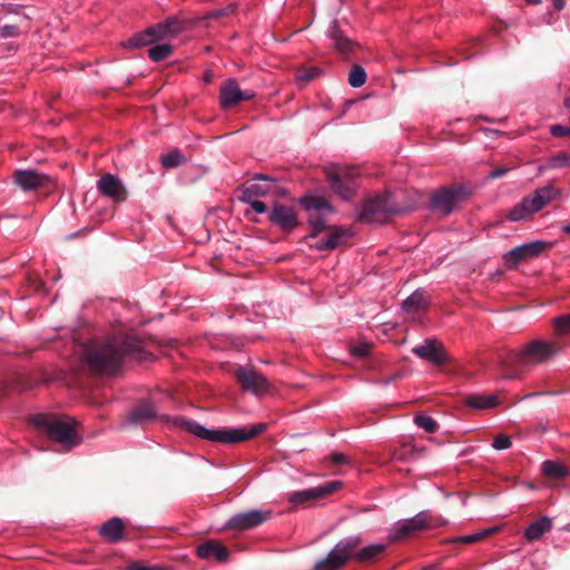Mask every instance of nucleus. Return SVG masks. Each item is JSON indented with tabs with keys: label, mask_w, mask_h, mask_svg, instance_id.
<instances>
[{
	"label": "nucleus",
	"mask_w": 570,
	"mask_h": 570,
	"mask_svg": "<svg viewBox=\"0 0 570 570\" xmlns=\"http://www.w3.org/2000/svg\"><path fill=\"white\" fill-rule=\"evenodd\" d=\"M140 352L141 341L135 334L117 333L85 345L81 360L94 373L114 374L126 357L138 356Z\"/></svg>",
	"instance_id": "1"
},
{
	"label": "nucleus",
	"mask_w": 570,
	"mask_h": 570,
	"mask_svg": "<svg viewBox=\"0 0 570 570\" xmlns=\"http://www.w3.org/2000/svg\"><path fill=\"white\" fill-rule=\"evenodd\" d=\"M174 423L175 425L184 429L185 431L197 436L198 439L212 442H219L224 444H234L237 442L249 440L261 434L266 429V424L258 423L250 426L249 429L237 428L212 430L205 428L204 425L196 421L188 420L185 417H176Z\"/></svg>",
	"instance_id": "2"
},
{
	"label": "nucleus",
	"mask_w": 570,
	"mask_h": 570,
	"mask_svg": "<svg viewBox=\"0 0 570 570\" xmlns=\"http://www.w3.org/2000/svg\"><path fill=\"white\" fill-rule=\"evenodd\" d=\"M174 423L175 425L184 429L185 431L197 436L198 439L212 442H219L224 444H234L237 442L249 440L261 434L266 429V424L258 423L250 426L249 429L237 428L212 430L205 428L204 425L196 421L188 420L185 417H176Z\"/></svg>",
	"instance_id": "3"
},
{
	"label": "nucleus",
	"mask_w": 570,
	"mask_h": 570,
	"mask_svg": "<svg viewBox=\"0 0 570 570\" xmlns=\"http://www.w3.org/2000/svg\"><path fill=\"white\" fill-rule=\"evenodd\" d=\"M31 423L55 442L66 449L79 444L80 439L75 430V421L69 416L40 413L31 417Z\"/></svg>",
	"instance_id": "4"
},
{
	"label": "nucleus",
	"mask_w": 570,
	"mask_h": 570,
	"mask_svg": "<svg viewBox=\"0 0 570 570\" xmlns=\"http://www.w3.org/2000/svg\"><path fill=\"white\" fill-rule=\"evenodd\" d=\"M562 350V344L557 341H542L533 340L523 345L518 354L515 361L520 366H534L542 364L557 355Z\"/></svg>",
	"instance_id": "5"
},
{
	"label": "nucleus",
	"mask_w": 570,
	"mask_h": 570,
	"mask_svg": "<svg viewBox=\"0 0 570 570\" xmlns=\"http://www.w3.org/2000/svg\"><path fill=\"white\" fill-rule=\"evenodd\" d=\"M299 203L308 213V223L312 226V233L307 235L305 239L309 243L327 227V217L334 212V208L324 197L314 195H307L301 198Z\"/></svg>",
	"instance_id": "6"
},
{
	"label": "nucleus",
	"mask_w": 570,
	"mask_h": 570,
	"mask_svg": "<svg viewBox=\"0 0 570 570\" xmlns=\"http://www.w3.org/2000/svg\"><path fill=\"white\" fill-rule=\"evenodd\" d=\"M557 195L558 190L551 185L538 188L529 197L523 198L509 212L508 218L511 222H520L541 210L548 203L553 200Z\"/></svg>",
	"instance_id": "7"
},
{
	"label": "nucleus",
	"mask_w": 570,
	"mask_h": 570,
	"mask_svg": "<svg viewBox=\"0 0 570 570\" xmlns=\"http://www.w3.org/2000/svg\"><path fill=\"white\" fill-rule=\"evenodd\" d=\"M360 173L356 167L334 166L326 170V177L331 189L343 200H351L357 189V177Z\"/></svg>",
	"instance_id": "8"
},
{
	"label": "nucleus",
	"mask_w": 570,
	"mask_h": 570,
	"mask_svg": "<svg viewBox=\"0 0 570 570\" xmlns=\"http://www.w3.org/2000/svg\"><path fill=\"white\" fill-rule=\"evenodd\" d=\"M361 538L358 535L347 537L338 541L328 554L318 560L315 570H337L353 558L354 550L360 546Z\"/></svg>",
	"instance_id": "9"
},
{
	"label": "nucleus",
	"mask_w": 570,
	"mask_h": 570,
	"mask_svg": "<svg viewBox=\"0 0 570 570\" xmlns=\"http://www.w3.org/2000/svg\"><path fill=\"white\" fill-rule=\"evenodd\" d=\"M444 523L445 521L436 520L429 511H421L411 519L396 522L389 532V539L391 541L404 540L417 531Z\"/></svg>",
	"instance_id": "10"
},
{
	"label": "nucleus",
	"mask_w": 570,
	"mask_h": 570,
	"mask_svg": "<svg viewBox=\"0 0 570 570\" xmlns=\"http://www.w3.org/2000/svg\"><path fill=\"white\" fill-rule=\"evenodd\" d=\"M401 210V207L391 203L390 194H383L367 198L361 208L360 216L366 223H385L391 215Z\"/></svg>",
	"instance_id": "11"
},
{
	"label": "nucleus",
	"mask_w": 570,
	"mask_h": 570,
	"mask_svg": "<svg viewBox=\"0 0 570 570\" xmlns=\"http://www.w3.org/2000/svg\"><path fill=\"white\" fill-rule=\"evenodd\" d=\"M466 196L468 191L462 186L443 188L432 196L431 207L443 215H449Z\"/></svg>",
	"instance_id": "12"
},
{
	"label": "nucleus",
	"mask_w": 570,
	"mask_h": 570,
	"mask_svg": "<svg viewBox=\"0 0 570 570\" xmlns=\"http://www.w3.org/2000/svg\"><path fill=\"white\" fill-rule=\"evenodd\" d=\"M269 510H249L234 514L225 524L226 529L244 531L258 527L269 520Z\"/></svg>",
	"instance_id": "13"
},
{
	"label": "nucleus",
	"mask_w": 570,
	"mask_h": 570,
	"mask_svg": "<svg viewBox=\"0 0 570 570\" xmlns=\"http://www.w3.org/2000/svg\"><path fill=\"white\" fill-rule=\"evenodd\" d=\"M235 376L243 390L255 395H263L269 390V383L266 377L252 368L239 367L235 372Z\"/></svg>",
	"instance_id": "14"
},
{
	"label": "nucleus",
	"mask_w": 570,
	"mask_h": 570,
	"mask_svg": "<svg viewBox=\"0 0 570 570\" xmlns=\"http://www.w3.org/2000/svg\"><path fill=\"white\" fill-rule=\"evenodd\" d=\"M342 483L340 481H331L315 488L295 491L288 494V501L298 505L307 501L325 498L326 495L337 491Z\"/></svg>",
	"instance_id": "15"
},
{
	"label": "nucleus",
	"mask_w": 570,
	"mask_h": 570,
	"mask_svg": "<svg viewBox=\"0 0 570 570\" xmlns=\"http://www.w3.org/2000/svg\"><path fill=\"white\" fill-rule=\"evenodd\" d=\"M255 96L253 90H242L235 79L225 81L219 91L220 105L223 108H229L240 101L250 100Z\"/></svg>",
	"instance_id": "16"
},
{
	"label": "nucleus",
	"mask_w": 570,
	"mask_h": 570,
	"mask_svg": "<svg viewBox=\"0 0 570 570\" xmlns=\"http://www.w3.org/2000/svg\"><path fill=\"white\" fill-rule=\"evenodd\" d=\"M99 193L116 203L125 202L127 189L122 181L115 175L106 174L97 181Z\"/></svg>",
	"instance_id": "17"
},
{
	"label": "nucleus",
	"mask_w": 570,
	"mask_h": 570,
	"mask_svg": "<svg viewBox=\"0 0 570 570\" xmlns=\"http://www.w3.org/2000/svg\"><path fill=\"white\" fill-rule=\"evenodd\" d=\"M546 246L547 243L540 240L517 246L504 255L505 263L515 266L522 261L539 256Z\"/></svg>",
	"instance_id": "18"
},
{
	"label": "nucleus",
	"mask_w": 570,
	"mask_h": 570,
	"mask_svg": "<svg viewBox=\"0 0 570 570\" xmlns=\"http://www.w3.org/2000/svg\"><path fill=\"white\" fill-rule=\"evenodd\" d=\"M268 219L283 230H292L297 226V215L293 207L275 204L268 213Z\"/></svg>",
	"instance_id": "19"
},
{
	"label": "nucleus",
	"mask_w": 570,
	"mask_h": 570,
	"mask_svg": "<svg viewBox=\"0 0 570 570\" xmlns=\"http://www.w3.org/2000/svg\"><path fill=\"white\" fill-rule=\"evenodd\" d=\"M276 180L264 175H256L254 181L242 189L240 202H252L253 198L264 197L272 191Z\"/></svg>",
	"instance_id": "20"
},
{
	"label": "nucleus",
	"mask_w": 570,
	"mask_h": 570,
	"mask_svg": "<svg viewBox=\"0 0 570 570\" xmlns=\"http://www.w3.org/2000/svg\"><path fill=\"white\" fill-rule=\"evenodd\" d=\"M327 37L332 40V46L335 50L345 58H347L356 47V43L346 36L336 20L331 22L327 29Z\"/></svg>",
	"instance_id": "21"
},
{
	"label": "nucleus",
	"mask_w": 570,
	"mask_h": 570,
	"mask_svg": "<svg viewBox=\"0 0 570 570\" xmlns=\"http://www.w3.org/2000/svg\"><path fill=\"white\" fill-rule=\"evenodd\" d=\"M412 352L420 358L434 364H442L446 361L442 345L435 340H426L422 345L415 346Z\"/></svg>",
	"instance_id": "22"
},
{
	"label": "nucleus",
	"mask_w": 570,
	"mask_h": 570,
	"mask_svg": "<svg viewBox=\"0 0 570 570\" xmlns=\"http://www.w3.org/2000/svg\"><path fill=\"white\" fill-rule=\"evenodd\" d=\"M197 556L203 559L207 560L210 558H215L220 562H225L228 560L230 552L227 548L222 546L216 540H207L197 548Z\"/></svg>",
	"instance_id": "23"
},
{
	"label": "nucleus",
	"mask_w": 570,
	"mask_h": 570,
	"mask_svg": "<svg viewBox=\"0 0 570 570\" xmlns=\"http://www.w3.org/2000/svg\"><path fill=\"white\" fill-rule=\"evenodd\" d=\"M158 40L178 36L184 30V23L176 17H169L165 21L153 26Z\"/></svg>",
	"instance_id": "24"
},
{
	"label": "nucleus",
	"mask_w": 570,
	"mask_h": 570,
	"mask_svg": "<svg viewBox=\"0 0 570 570\" xmlns=\"http://www.w3.org/2000/svg\"><path fill=\"white\" fill-rule=\"evenodd\" d=\"M99 533L109 543L119 542L124 537L122 520L117 517L109 519L100 527Z\"/></svg>",
	"instance_id": "25"
},
{
	"label": "nucleus",
	"mask_w": 570,
	"mask_h": 570,
	"mask_svg": "<svg viewBox=\"0 0 570 570\" xmlns=\"http://www.w3.org/2000/svg\"><path fill=\"white\" fill-rule=\"evenodd\" d=\"M157 416L154 405L149 402H141L130 410L127 420L131 424H142Z\"/></svg>",
	"instance_id": "26"
},
{
	"label": "nucleus",
	"mask_w": 570,
	"mask_h": 570,
	"mask_svg": "<svg viewBox=\"0 0 570 570\" xmlns=\"http://www.w3.org/2000/svg\"><path fill=\"white\" fill-rule=\"evenodd\" d=\"M29 28V19L27 16L16 12L11 22L3 23L0 27V36L2 38H13L21 33L22 29Z\"/></svg>",
	"instance_id": "27"
},
{
	"label": "nucleus",
	"mask_w": 570,
	"mask_h": 570,
	"mask_svg": "<svg viewBox=\"0 0 570 570\" xmlns=\"http://www.w3.org/2000/svg\"><path fill=\"white\" fill-rule=\"evenodd\" d=\"M46 177L35 170H18L14 175L16 184L23 190L36 189L43 184Z\"/></svg>",
	"instance_id": "28"
},
{
	"label": "nucleus",
	"mask_w": 570,
	"mask_h": 570,
	"mask_svg": "<svg viewBox=\"0 0 570 570\" xmlns=\"http://www.w3.org/2000/svg\"><path fill=\"white\" fill-rule=\"evenodd\" d=\"M465 405L478 411L494 409L499 405L495 394H470L465 397Z\"/></svg>",
	"instance_id": "29"
},
{
	"label": "nucleus",
	"mask_w": 570,
	"mask_h": 570,
	"mask_svg": "<svg viewBox=\"0 0 570 570\" xmlns=\"http://www.w3.org/2000/svg\"><path fill=\"white\" fill-rule=\"evenodd\" d=\"M551 528V519L548 517H541L529 524V527L524 530V537L529 541H535L539 540Z\"/></svg>",
	"instance_id": "30"
},
{
	"label": "nucleus",
	"mask_w": 570,
	"mask_h": 570,
	"mask_svg": "<svg viewBox=\"0 0 570 570\" xmlns=\"http://www.w3.org/2000/svg\"><path fill=\"white\" fill-rule=\"evenodd\" d=\"M344 236L345 233L342 229L336 228L325 238L315 242L312 240L308 244L311 247L320 252L332 250L341 244Z\"/></svg>",
	"instance_id": "31"
},
{
	"label": "nucleus",
	"mask_w": 570,
	"mask_h": 570,
	"mask_svg": "<svg viewBox=\"0 0 570 570\" xmlns=\"http://www.w3.org/2000/svg\"><path fill=\"white\" fill-rule=\"evenodd\" d=\"M158 40V37L155 32V29L153 26L148 27L146 30L136 33L132 36L127 42L126 47L128 48H141L147 47L153 43H156Z\"/></svg>",
	"instance_id": "32"
},
{
	"label": "nucleus",
	"mask_w": 570,
	"mask_h": 570,
	"mask_svg": "<svg viewBox=\"0 0 570 570\" xmlns=\"http://www.w3.org/2000/svg\"><path fill=\"white\" fill-rule=\"evenodd\" d=\"M425 293L422 289L414 291L403 303L402 308L407 313H416L425 308Z\"/></svg>",
	"instance_id": "33"
},
{
	"label": "nucleus",
	"mask_w": 570,
	"mask_h": 570,
	"mask_svg": "<svg viewBox=\"0 0 570 570\" xmlns=\"http://www.w3.org/2000/svg\"><path fill=\"white\" fill-rule=\"evenodd\" d=\"M541 471L547 478L553 480L563 479L569 474L568 469L563 464L551 460L543 461Z\"/></svg>",
	"instance_id": "34"
},
{
	"label": "nucleus",
	"mask_w": 570,
	"mask_h": 570,
	"mask_svg": "<svg viewBox=\"0 0 570 570\" xmlns=\"http://www.w3.org/2000/svg\"><path fill=\"white\" fill-rule=\"evenodd\" d=\"M384 549H385V546L381 544V543L370 544L367 547L360 549L358 551H356V549H355L353 558L357 559L358 561H363V562L371 561L374 558H376L379 554H381L384 551Z\"/></svg>",
	"instance_id": "35"
},
{
	"label": "nucleus",
	"mask_w": 570,
	"mask_h": 570,
	"mask_svg": "<svg viewBox=\"0 0 570 570\" xmlns=\"http://www.w3.org/2000/svg\"><path fill=\"white\" fill-rule=\"evenodd\" d=\"M420 451L411 444H402L401 446L396 448L392 453V459L395 461H411L419 456Z\"/></svg>",
	"instance_id": "36"
},
{
	"label": "nucleus",
	"mask_w": 570,
	"mask_h": 570,
	"mask_svg": "<svg viewBox=\"0 0 570 570\" xmlns=\"http://www.w3.org/2000/svg\"><path fill=\"white\" fill-rule=\"evenodd\" d=\"M570 167V153L559 151L549 157L543 166L546 169H558Z\"/></svg>",
	"instance_id": "37"
},
{
	"label": "nucleus",
	"mask_w": 570,
	"mask_h": 570,
	"mask_svg": "<svg viewBox=\"0 0 570 570\" xmlns=\"http://www.w3.org/2000/svg\"><path fill=\"white\" fill-rule=\"evenodd\" d=\"M173 47L168 43L156 45L148 50V56L153 61H161L170 56Z\"/></svg>",
	"instance_id": "38"
},
{
	"label": "nucleus",
	"mask_w": 570,
	"mask_h": 570,
	"mask_svg": "<svg viewBox=\"0 0 570 570\" xmlns=\"http://www.w3.org/2000/svg\"><path fill=\"white\" fill-rule=\"evenodd\" d=\"M366 81V72L363 67L355 65L348 75V83L353 88L362 87Z\"/></svg>",
	"instance_id": "39"
},
{
	"label": "nucleus",
	"mask_w": 570,
	"mask_h": 570,
	"mask_svg": "<svg viewBox=\"0 0 570 570\" xmlns=\"http://www.w3.org/2000/svg\"><path fill=\"white\" fill-rule=\"evenodd\" d=\"M184 163H185V157L178 150H174V151L161 157V165L165 168H175V167L180 166Z\"/></svg>",
	"instance_id": "40"
},
{
	"label": "nucleus",
	"mask_w": 570,
	"mask_h": 570,
	"mask_svg": "<svg viewBox=\"0 0 570 570\" xmlns=\"http://www.w3.org/2000/svg\"><path fill=\"white\" fill-rule=\"evenodd\" d=\"M414 422L419 428L423 429L428 433L436 432L439 426L438 422L433 417L423 414L416 415Z\"/></svg>",
	"instance_id": "41"
},
{
	"label": "nucleus",
	"mask_w": 570,
	"mask_h": 570,
	"mask_svg": "<svg viewBox=\"0 0 570 570\" xmlns=\"http://www.w3.org/2000/svg\"><path fill=\"white\" fill-rule=\"evenodd\" d=\"M492 532H494V529H487V530H483L480 532L458 537L454 539V541L469 544V543H473V542L484 539L487 535H489Z\"/></svg>",
	"instance_id": "42"
},
{
	"label": "nucleus",
	"mask_w": 570,
	"mask_h": 570,
	"mask_svg": "<svg viewBox=\"0 0 570 570\" xmlns=\"http://www.w3.org/2000/svg\"><path fill=\"white\" fill-rule=\"evenodd\" d=\"M554 328L559 336L570 333V313L557 317Z\"/></svg>",
	"instance_id": "43"
},
{
	"label": "nucleus",
	"mask_w": 570,
	"mask_h": 570,
	"mask_svg": "<svg viewBox=\"0 0 570 570\" xmlns=\"http://www.w3.org/2000/svg\"><path fill=\"white\" fill-rule=\"evenodd\" d=\"M321 70L316 67L299 69L296 73V81L308 82L320 75Z\"/></svg>",
	"instance_id": "44"
},
{
	"label": "nucleus",
	"mask_w": 570,
	"mask_h": 570,
	"mask_svg": "<svg viewBox=\"0 0 570 570\" xmlns=\"http://www.w3.org/2000/svg\"><path fill=\"white\" fill-rule=\"evenodd\" d=\"M371 345L367 343H358L351 347V354L356 357H365L370 354Z\"/></svg>",
	"instance_id": "45"
},
{
	"label": "nucleus",
	"mask_w": 570,
	"mask_h": 570,
	"mask_svg": "<svg viewBox=\"0 0 570 570\" xmlns=\"http://www.w3.org/2000/svg\"><path fill=\"white\" fill-rule=\"evenodd\" d=\"M511 439L510 436L508 435H504V434H500L498 435L493 443H492V446L495 449V450H507L511 446Z\"/></svg>",
	"instance_id": "46"
},
{
	"label": "nucleus",
	"mask_w": 570,
	"mask_h": 570,
	"mask_svg": "<svg viewBox=\"0 0 570 570\" xmlns=\"http://www.w3.org/2000/svg\"><path fill=\"white\" fill-rule=\"evenodd\" d=\"M550 134L554 137H570V127L562 125H552Z\"/></svg>",
	"instance_id": "47"
},
{
	"label": "nucleus",
	"mask_w": 570,
	"mask_h": 570,
	"mask_svg": "<svg viewBox=\"0 0 570 570\" xmlns=\"http://www.w3.org/2000/svg\"><path fill=\"white\" fill-rule=\"evenodd\" d=\"M244 203L248 204L250 206V208L257 214H263V213H266V210H267L265 203L257 200L256 198H253L252 202H244Z\"/></svg>",
	"instance_id": "48"
},
{
	"label": "nucleus",
	"mask_w": 570,
	"mask_h": 570,
	"mask_svg": "<svg viewBox=\"0 0 570 570\" xmlns=\"http://www.w3.org/2000/svg\"><path fill=\"white\" fill-rule=\"evenodd\" d=\"M127 570H165L161 566L146 567L137 562H132L127 567Z\"/></svg>",
	"instance_id": "49"
},
{
	"label": "nucleus",
	"mask_w": 570,
	"mask_h": 570,
	"mask_svg": "<svg viewBox=\"0 0 570 570\" xmlns=\"http://www.w3.org/2000/svg\"><path fill=\"white\" fill-rule=\"evenodd\" d=\"M235 11V7L234 4L229 6L228 8L226 9H220V10H214L209 13V18H219L222 16H225V14H230Z\"/></svg>",
	"instance_id": "50"
},
{
	"label": "nucleus",
	"mask_w": 570,
	"mask_h": 570,
	"mask_svg": "<svg viewBox=\"0 0 570 570\" xmlns=\"http://www.w3.org/2000/svg\"><path fill=\"white\" fill-rule=\"evenodd\" d=\"M331 461L335 465H341V464L347 463L346 456L344 454H342V453H334V454H332L331 455Z\"/></svg>",
	"instance_id": "51"
},
{
	"label": "nucleus",
	"mask_w": 570,
	"mask_h": 570,
	"mask_svg": "<svg viewBox=\"0 0 570 570\" xmlns=\"http://www.w3.org/2000/svg\"><path fill=\"white\" fill-rule=\"evenodd\" d=\"M508 171H509L508 168H498V169H494L491 173H489L488 178H490V179L500 178L503 175H505Z\"/></svg>",
	"instance_id": "52"
},
{
	"label": "nucleus",
	"mask_w": 570,
	"mask_h": 570,
	"mask_svg": "<svg viewBox=\"0 0 570 570\" xmlns=\"http://www.w3.org/2000/svg\"><path fill=\"white\" fill-rule=\"evenodd\" d=\"M566 0H553V7L556 10L560 11L564 8Z\"/></svg>",
	"instance_id": "53"
},
{
	"label": "nucleus",
	"mask_w": 570,
	"mask_h": 570,
	"mask_svg": "<svg viewBox=\"0 0 570 570\" xmlns=\"http://www.w3.org/2000/svg\"><path fill=\"white\" fill-rule=\"evenodd\" d=\"M562 230H563V233H566V234H569V235H570V224L564 225V226L562 227Z\"/></svg>",
	"instance_id": "54"
},
{
	"label": "nucleus",
	"mask_w": 570,
	"mask_h": 570,
	"mask_svg": "<svg viewBox=\"0 0 570 570\" xmlns=\"http://www.w3.org/2000/svg\"><path fill=\"white\" fill-rule=\"evenodd\" d=\"M527 2L529 3H533V4H537V3H540L541 0H525Z\"/></svg>",
	"instance_id": "55"
},
{
	"label": "nucleus",
	"mask_w": 570,
	"mask_h": 570,
	"mask_svg": "<svg viewBox=\"0 0 570 570\" xmlns=\"http://www.w3.org/2000/svg\"><path fill=\"white\" fill-rule=\"evenodd\" d=\"M564 105H566L567 107H569V106H570V99H566V100H564Z\"/></svg>",
	"instance_id": "56"
}]
</instances>
